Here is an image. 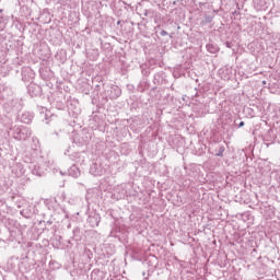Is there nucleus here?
<instances>
[{
	"instance_id": "f257e3e1",
	"label": "nucleus",
	"mask_w": 280,
	"mask_h": 280,
	"mask_svg": "<svg viewBox=\"0 0 280 280\" xmlns=\"http://www.w3.org/2000/svg\"><path fill=\"white\" fill-rule=\"evenodd\" d=\"M244 126V121H241L238 127L242 128Z\"/></svg>"
}]
</instances>
